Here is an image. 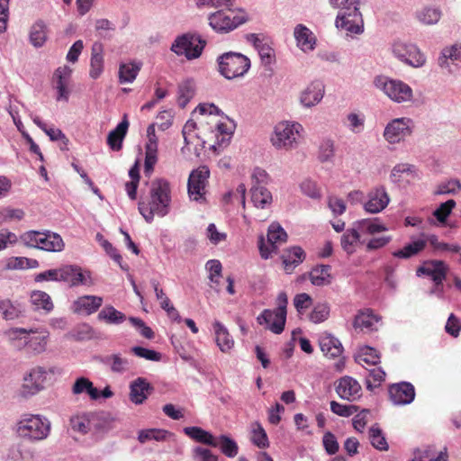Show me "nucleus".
I'll use <instances>...</instances> for the list:
<instances>
[{"mask_svg": "<svg viewBox=\"0 0 461 461\" xmlns=\"http://www.w3.org/2000/svg\"><path fill=\"white\" fill-rule=\"evenodd\" d=\"M170 203L169 182L164 178H157L150 183L147 199L139 203V211L147 222H151L155 215L164 217L169 212Z\"/></svg>", "mask_w": 461, "mask_h": 461, "instance_id": "obj_1", "label": "nucleus"}, {"mask_svg": "<svg viewBox=\"0 0 461 461\" xmlns=\"http://www.w3.org/2000/svg\"><path fill=\"white\" fill-rule=\"evenodd\" d=\"M303 129L298 122H280L275 126L270 141L277 149L291 150L298 146Z\"/></svg>", "mask_w": 461, "mask_h": 461, "instance_id": "obj_2", "label": "nucleus"}, {"mask_svg": "<svg viewBox=\"0 0 461 461\" xmlns=\"http://www.w3.org/2000/svg\"><path fill=\"white\" fill-rule=\"evenodd\" d=\"M287 303L286 294L285 292L280 293L276 298V308L264 310L258 317V322L260 325L266 324L267 328L275 334L282 333L286 321Z\"/></svg>", "mask_w": 461, "mask_h": 461, "instance_id": "obj_3", "label": "nucleus"}, {"mask_svg": "<svg viewBox=\"0 0 461 461\" xmlns=\"http://www.w3.org/2000/svg\"><path fill=\"white\" fill-rule=\"evenodd\" d=\"M50 430V421L40 415L26 414L17 424L19 436L30 440L45 439Z\"/></svg>", "mask_w": 461, "mask_h": 461, "instance_id": "obj_4", "label": "nucleus"}, {"mask_svg": "<svg viewBox=\"0 0 461 461\" xmlns=\"http://www.w3.org/2000/svg\"><path fill=\"white\" fill-rule=\"evenodd\" d=\"M21 240L27 247L50 252L61 251L65 246L62 238L59 234L50 231L29 230L21 235Z\"/></svg>", "mask_w": 461, "mask_h": 461, "instance_id": "obj_5", "label": "nucleus"}, {"mask_svg": "<svg viewBox=\"0 0 461 461\" xmlns=\"http://www.w3.org/2000/svg\"><path fill=\"white\" fill-rule=\"evenodd\" d=\"M219 72L227 79L244 76L250 68V60L246 56L227 52L218 58Z\"/></svg>", "mask_w": 461, "mask_h": 461, "instance_id": "obj_6", "label": "nucleus"}, {"mask_svg": "<svg viewBox=\"0 0 461 461\" xmlns=\"http://www.w3.org/2000/svg\"><path fill=\"white\" fill-rule=\"evenodd\" d=\"M374 84L391 100L396 103L408 102L412 98V89L409 85L401 80L377 77L375 78Z\"/></svg>", "mask_w": 461, "mask_h": 461, "instance_id": "obj_7", "label": "nucleus"}, {"mask_svg": "<svg viewBox=\"0 0 461 461\" xmlns=\"http://www.w3.org/2000/svg\"><path fill=\"white\" fill-rule=\"evenodd\" d=\"M246 21L244 14L237 12L231 7L220 9L209 16V23L212 28L220 32L235 29Z\"/></svg>", "mask_w": 461, "mask_h": 461, "instance_id": "obj_8", "label": "nucleus"}, {"mask_svg": "<svg viewBox=\"0 0 461 461\" xmlns=\"http://www.w3.org/2000/svg\"><path fill=\"white\" fill-rule=\"evenodd\" d=\"M205 45L199 36L185 34L178 37L171 46L172 51L177 55H185L188 59L198 58Z\"/></svg>", "mask_w": 461, "mask_h": 461, "instance_id": "obj_9", "label": "nucleus"}, {"mask_svg": "<svg viewBox=\"0 0 461 461\" xmlns=\"http://www.w3.org/2000/svg\"><path fill=\"white\" fill-rule=\"evenodd\" d=\"M209 176L210 170L206 166H201L191 172L187 182V191L191 200L196 202L205 200V187Z\"/></svg>", "mask_w": 461, "mask_h": 461, "instance_id": "obj_10", "label": "nucleus"}, {"mask_svg": "<svg viewBox=\"0 0 461 461\" xmlns=\"http://www.w3.org/2000/svg\"><path fill=\"white\" fill-rule=\"evenodd\" d=\"M392 50L397 59L413 68H420L426 62L425 55L414 44L399 41L393 44Z\"/></svg>", "mask_w": 461, "mask_h": 461, "instance_id": "obj_11", "label": "nucleus"}, {"mask_svg": "<svg viewBox=\"0 0 461 461\" xmlns=\"http://www.w3.org/2000/svg\"><path fill=\"white\" fill-rule=\"evenodd\" d=\"M286 240L287 234L280 224L277 222L271 223L267 231L268 245L265 244L263 237H260L258 241V249L261 258L267 259L273 252H276L278 245L286 242Z\"/></svg>", "mask_w": 461, "mask_h": 461, "instance_id": "obj_12", "label": "nucleus"}, {"mask_svg": "<svg viewBox=\"0 0 461 461\" xmlns=\"http://www.w3.org/2000/svg\"><path fill=\"white\" fill-rule=\"evenodd\" d=\"M412 120L406 117L391 121L384 131V137L391 144H396L405 140L412 133Z\"/></svg>", "mask_w": 461, "mask_h": 461, "instance_id": "obj_13", "label": "nucleus"}, {"mask_svg": "<svg viewBox=\"0 0 461 461\" xmlns=\"http://www.w3.org/2000/svg\"><path fill=\"white\" fill-rule=\"evenodd\" d=\"M47 380V371L41 366H36L24 377L21 393L24 397L36 394L44 388Z\"/></svg>", "mask_w": 461, "mask_h": 461, "instance_id": "obj_14", "label": "nucleus"}, {"mask_svg": "<svg viewBox=\"0 0 461 461\" xmlns=\"http://www.w3.org/2000/svg\"><path fill=\"white\" fill-rule=\"evenodd\" d=\"M72 68L67 65L59 67L53 73L52 84L58 92L57 100L68 102L70 95Z\"/></svg>", "mask_w": 461, "mask_h": 461, "instance_id": "obj_15", "label": "nucleus"}, {"mask_svg": "<svg viewBox=\"0 0 461 461\" xmlns=\"http://www.w3.org/2000/svg\"><path fill=\"white\" fill-rule=\"evenodd\" d=\"M361 14L358 8H354L351 11H339L336 19V27L345 30L350 34H358L362 32Z\"/></svg>", "mask_w": 461, "mask_h": 461, "instance_id": "obj_16", "label": "nucleus"}, {"mask_svg": "<svg viewBox=\"0 0 461 461\" xmlns=\"http://www.w3.org/2000/svg\"><path fill=\"white\" fill-rule=\"evenodd\" d=\"M390 400L393 404L405 405L411 403L415 398V388L408 382L393 384L388 388Z\"/></svg>", "mask_w": 461, "mask_h": 461, "instance_id": "obj_17", "label": "nucleus"}, {"mask_svg": "<svg viewBox=\"0 0 461 461\" xmlns=\"http://www.w3.org/2000/svg\"><path fill=\"white\" fill-rule=\"evenodd\" d=\"M336 393L341 399L354 402L361 397L362 387L356 379L346 375L338 380Z\"/></svg>", "mask_w": 461, "mask_h": 461, "instance_id": "obj_18", "label": "nucleus"}, {"mask_svg": "<svg viewBox=\"0 0 461 461\" xmlns=\"http://www.w3.org/2000/svg\"><path fill=\"white\" fill-rule=\"evenodd\" d=\"M325 86L320 80L311 82L300 94V103L306 108L317 105L323 98Z\"/></svg>", "mask_w": 461, "mask_h": 461, "instance_id": "obj_19", "label": "nucleus"}, {"mask_svg": "<svg viewBox=\"0 0 461 461\" xmlns=\"http://www.w3.org/2000/svg\"><path fill=\"white\" fill-rule=\"evenodd\" d=\"M90 279L88 271H82V268L75 265H66L60 267L59 282L68 283L70 286L86 285Z\"/></svg>", "mask_w": 461, "mask_h": 461, "instance_id": "obj_20", "label": "nucleus"}, {"mask_svg": "<svg viewBox=\"0 0 461 461\" xmlns=\"http://www.w3.org/2000/svg\"><path fill=\"white\" fill-rule=\"evenodd\" d=\"M389 196L384 187L376 188L368 194V201L364 208L370 213H377L383 211L389 203Z\"/></svg>", "mask_w": 461, "mask_h": 461, "instance_id": "obj_21", "label": "nucleus"}, {"mask_svg": "<svg viewBox=\"0 0 461 461\" xmlns=\"http://www.w3.org/2000/svg\"><path fill=\"white\" fill-rule=\"evenodd\" d=\"M102 303L103 298L100 296L84 295L74 302L73 310L78 314L90 315L95 312Z\"/></svg>", "mask_w": 461, "mask_h": 461, "instance_id": "obj_22", "label": "nucleus"}, {"mask_svg": "<svg viewBox=\"0 0 461 461\" xmlns=\"http://www.w3.org/2000/svg\"><path fill=\"white\" fill-rule=\"evenodd\" d=\"M380 319L377 315L374 314L370 309L360 311L355 317L353 326L354 328L360 329L362 331L372 332L377 330V324Z\"/></svg>", "mask_w": 461, "mask_h": 461, "instance_id": "obj_23", "label": "nucleus"}, {"mask_svg": "<svg viewBox=\"0 0 461 461\" xmlns=\"http://www.w3.org/2000/svg\"><path fill=\"white\" fill-rule=\"evenodd\" d=\"M417 274H424L431 277L436 285L442 284L446 278L447 267L443 261L432 260L426 264V266L420 267Z\"/></svg>", "mask_w": 461, "mask_h": 461, "instance_id": "obj_24", "label": "nucleus"}, {"mask_svg": "<svg viewBox=\"0 0 461 461\" xmlns=\"http://www.w3.org/2000/svg\"><path fill=\"white\" fill-rule=\"evenodd\" d=\"M95 418L94 412H78L71 416L69 425L73 431L86 435L91 430L92 422Z\"/></svg>", "mask_w": 461, "mask_h": 461, "instance_id": "obj_25", "label": "nucleus"}, {"mask_svg": "<svg viewBox=\"0 0 461 461\" xmlns=\"http://www.w3.org/2000/svg\"><path fill=\"white\" fill-rule=\"evenodd\" d=\"M294 38L297 42V46L303 51L312 50L316 45V37L312 32L303 24H298L294 28Z\"/></svg>", "mask_w": 461, "mask_h": 461, "instance_id": "obj_26", "label": "nucleus"}, {"mask_svg": "<svg viewBox=\"0 0 461 461\" xmlns=\"http://www.w3.org/2000/svg\"><path fill=\"white\" fill-rule=\"evenodd\" d=\"M130 389V399L136 404L142 403L153 390L152 386L146 381V379L141 377L134 380L131 384Z\"/></svg>", "mask_w": 461, "mask_h": 461, "instance_id": "obj_27", "label": "nucleus"}, {"mask_svg": "<svg viewBox=\"0 0 461 461\" xmlns=\"http://www.w3.org/2000/svg\"><path fill=\"white\" fill-rule=\"evenodd\" d=\"M284 268L291 273L305 258V253L301 247H293L285 250L281 256Z\"/></svg>", "mask_w": 461, "mask_h": 461, "instance_id": "obj_28", "label": "nucleus"}, {"mask_svg": "<svg viewBox=\"0 0 461 461\" xmlns=\"http://www.w3.org/2000/svg\"><path fill=\"white\" fill-rule=\"evenodd\" d=\"M212 327L215 335V342L220 350L223 353L230 352L234 346V340L226 327L218 321L213 322Z\"/></svg>", "mask_w": 461, "mask_h": 461, "instance_id": "obj_29", "label": "nucleus"}, {"mask_svg": "<svg viewBox=\"0 0 461 461\" xmlns=\"http://www.w3.org/2000/svg\"><path fill=\"white\" fill-rule=\"evenodd\" d=\"M71 392L74 395L86 393L92 401H96L100 398V391L94 386L90 379L85 376H80L76 379L72 384Z\"/></svg>", "mask_w": 461, "mask_h": 461, "instance_id": "obj_30", "label": "nucleus"}, {"mask_svg": "<svg viewBox=\"0 0 461 461\" xmlns=\"http://www.w3.org/2000/svg\"><path fill=\"white\" fill-rule=\"evenodd\" d=\"M129 122L127 116L124 115L122 121L108 134L107 144L113 150L119 151L122 149V141L127 134Z\"/></svg>", "mask_w": 461, "mask_h": 461, "instance_id": "obj_31", "label": "nucleus"}, {"mask_svg": "<svg viewBox=\"0 0 461 461\" xmlns=\"http://www.w3.org/2000/svg\"><path fill=\"white\" fill-rule=\"evenodd\" d=\"M320 348L322 353L330 358L339 357L343 351L340 341L330 334H324L320 338Z\"/></svg>", "mask_w": 461, "mask_h": 461, "instance_id": "obj_32", "label": "nucleus"}, {"mask_svg": "<svg viewBox=\"0 0 461 461\" xmlns=\"http://www.w3.org/2000/svg\"><path fill=\"white\" fill-rule=\"evenodd\" d=\"M438 64L441 68H448L449 72H452L450 65L453 64L456 67L461 65V46L453 45L449 48H445L441 56L438 58Z\"/></svg>", "mask_w": 461, "mask_h": 461, "instance_id": "obj_33", "label": "nucleus"}, {"mask_svg": "<svg viewBox=\"0 0 461 461\" xmlns=\"http://www.w3.org/2000/svg\"><path fill=\"white\" fill-rule=\"evenodd\" d=\"M184 433L194 440L195 442L202 443L204 445L217 447L218 442L214 437L203 429L196 426L184 428Z\"/></svg>", "mask_w": 461, "mask_h": 461, "instance_id": "obj_34", "label": "nucleus"}, {"mask_svg": "<svg viewBox=\"0 0 461 461\" xmlns=\"http://www.w3.org/2000/svg\"><path fill=\"white\" fill-rule=\"evenodd\" d=\"M103 45L99 42L94 43L92 47V55L90 60L89 75L92 78L96 79L100 77L104 70Z\"/></svg>", "mask_w": 461, "mask_h": 461, "instance_id": "obj_35", "label": "nucleus"}, {"mask_svg": "<svg viewBox=\"0 0 461 461\" xmlns=\"http://www.w3.org/2000/svg\"><path fill=\"white\" fill-rule=\"evenodd\" d=\"M251 201L258 208H265L272 203V194L264 185H253L250 189Z\"/></svg>", "mask_w": 461, "mask_h": 461, "instance_id": "obj_36", "label": "nucleus"}, {"mask_svg": "<svg viewBox=\"0 0 461 461\" xmlns=\"http://www.w3.org/2000/svg\"><path fill=\"white\" fill-rule=\"evenodd\" d=\"M426 246L427 240L420 239L416 240L409 244H406L402 249L393 252V256L397 258L408 259L424 250Z\"/></svg>", "mask_w": 461, "mask_h": 461, "instance_id": "obj_37", "label": "nucleus"}, {"mask_svg": "<svg viewBox=\"0 0 461 461\" xmlns=\"http://www.w3.org/2000/svg\"><path fill=\"white\" fill-rule=\"evenodd\" d=\"M353 228L357 230L359 237L361 234L375 235V233L385 231L387 230L384 224L369 219H364L354 222Z\"/></svg>", "mask_w": 461, "mask_h": 461, "instance_id": "obj_38", "label": "nucleus"}, {"mask_svg": "<svg viewBox=\"0 0 461 461\" xmlns=\"http://www.w3.org/2000/svg\"><path fill=\"white\" fill-rule=\"evenodd\" d=\"M97 319L107 324H121L126 320V316L113 306L107 305L99 312Z\"/></svg>", "mask_w": 461, "mask_h": 461, "instance_id": "obj_39", "label": "nucleus"}, {"mask_svg": "<svg viewBox=\"0 0 461 461\" xmlns=\"http://www.w3.org/2000/svg\"><path fill=\"white\" fill-rule=\"evenodd\" d=\"M330 266L321 265L310 272V280L313 285L321 286L330 283Z\"/></svg>", "mask_w": 461, "mask_h": 461, "instance_id": "obj_40", "label": "nucleus"}, {"mask_svg": "<svg viewBox=\"0 0 461 461\" xmlns=\"http://www.w3.org/2000/svg\"><path fill=\"white\" fill-rule=\"evenodd\" d=\"M250 434V440L255 446L262 449L269 447L267 434L258 421H255L251 424Z\"/></svg>", "mask_w": 461, "mask_h": 461, "instance_id": "obj_41", "label": "nucleus"}, {"mask_svg": "<svg viewBox=\"0 0 461 461\" xmlns=\"http://www.w3.org/2000/svg\"><path fill=\"white\" fill-rule=\"evenodd\" d=\"M358 243H361L359 233L357 230H355L354 228L347 230V231L341 236V247L348 255H351L356 251V248Z\"/></svg>", "mask_w": 461, "mask_h": 461, "instance_id": "obj_42", "label": "nucleus"}, {"mask_svg": "<svg viewBox=\"0 0 461 461\" xmlns=\"http://www.w3.org/2000/svg\"><path fill=\"white\" fill-rule=\"evenodd\" d=\"M195 93V85L193 80L186 79L178 86V104L185 107L187 103L194 97Z\"/></svg>", "mask_w": 461, "mask_h": 461, "instance_id": "obj_43", "label": "nucleus"}, {"mask_svg": "<svg viewBox=\"0 0 461 461\" xmlns=\"http://www.w3.org/2000/svg\"><path fill=\"white\" fill-rule=\"evenodd\" d=\"M47 40V29L42 21L36 22L31 29L30 41L36 47H41Z\"/></svg>", "mask_w": 461, "mask_h": 461, "instance_id": "obj_44", "label": "nucleus"}, {"mask_svg": "<svg viewBox=\"0 0 461 461\" xmlns=\"http://www.w3.org/2000/svg\"><path fill=\"white\" fill-rule=\"evenodd\" d=\"M103 363L109 366L111 370L114 373H123L129 367L128 359L122 357L120 354L106 356L103 359Z\"/></svg>", "mask_w": 461, "mask_h": 461, "instance_id": "obj_45", "label": "nucleus"}, {"mask_svg": "<svg viewBox=\"0 0 461 461\" xmlns=\"http://www.w3.org/2000/svg\"><path fill=\"white\" fill-rule=\"evenodd\" d=\"M31 301L37 309H42L50 312L53 309V303L50 296L42 291H34L31 295Z\"/></svg>", "mask_w": 461, "mask_h": 461, "instance_id": "obj_46", "label": "nucleus"}, {"mask_svg": "<svg viewBox=\"0 0 461 461\" xmlns=\"http://www.w3.org/2000/svg\"><path fill=\"white\" fill-rule=\"evenodd\" d=\"M441 17V11L438 8L424 7L417 13L418 20L426 25L437 23Z\"/></svg>", "mask_w": 461, "mask_h": 461, "instance_id": "obj_47", "label": "nucleus"}, {"mask_svg": "<svg viewBox=\"0 0 461 461\" xmlns=\"http://www.w3.org/2000/svg\"><path fill=\"white\" fill-rule=\"evenodd\" d=\"M356 360L358 364H367L375 366L380 362V356L376 349L371 347H365L358 352Z\"/></svg>", "mask_w": 461, "mask_h": 461, "instance_id": "obj_48", "label": "nucleus"}, {"mask_svg": "<svg viewBox=\"0 0 461 461\" xmlns=\"http://www.w3.org/2000/svg\"><path fill=\"white\" fill-rule=\"evenodd\" d=\"M19 331L21 333L27 334V331L24 330H20ZM28 335H29V337L26 338L27 339L26 344L29 348H31L32 350L36 351V352H41L45 349V347L47 344L45 335H43L41 333H35V332H33L32 334L28 333Z\"/></svg>", "mask_w": 461, "mask_h": 461, "instance_id": "obj_49", "label": "nucleus"}, {"mask_svg": "<svg viewBox=\"0 0 461 461\" xmlns=\"http://www.w3.org/2000/svg\"><path fill=\"white\" fill-rule=\"evenodd\" d=\"M139 71L140 67L135 64H122L119 68L120 83H131L136 78Z\"/></svg>", "mask_w": 461, "mask_h": 461, "instance_id": "obj_50", "label": "nucleus"}, {"mask_svg": "<svg viewBox=\"0 0 461 461\" xmlns=\"http://www.w3.org/2000/svg\"><path fill=\"white\" fill-rule=\"evenodd\" d=\"M369 438L372 446L380 450L385 451L388 449V443L378 426H372L369 429Z\"/></svg>", "mask_w": 461, "mask_h": 461, "instance_id": "obj_51", "label": "nucleus"}, {"mask_svg": "<svg viewBox=\"0 0 461 461\" xmlns=\"http://www.w3.org/2000/svg\"><path fill=\"white\" fill-rule=\"evenodd\" d=\"M456 206V202L453 199H449L445 203H442L438 208L435 210L433 215L439 222H445L447 217L450 215L452 210Z\"/></svg>", "mask_w": 461, "mask_h": 461, "instance_id": "obj_52", "label": "nucleus"}, {"mask_svg": "<svg viewBox=\"0 0 461 461\" xmlns=\"http://www.w3.org/2000/svg\"><path fill=\"white\" fill-rule=\"evenodd\" d=\"M385 372L381 367H374L369 370V376L366 379V387L369 390L380 385L384 380Z\"/></svg>", "mask_w": 461, "mask_h": 461, "instance_id": "obj_53", "label": "nucleus"}, {"mask_svg": "<svg viewBox=\"0 0 461 461\" xmlns=\"http://www.w3.org/2000/svg\"><path fill=\"white\" fill-rule=\"evenodd\" d=\"M220 445L221 452L229 456L234 457L238 454V445L237 443L230 439L227 436H221L220 442H218V446Z\"/></svg>", "mask_w": 461, "mask_h": 461, "instance_id": "obj_54", "label": "nucleus"}, {"mask_svg": "<svg viewBox=\"0 0 461 461\" xmlns=\"http://www.w3.org/2000/svg\"><path fill=\"white\" fill-rule=\"evenodd\" d=\"M330 410L339 416L349 417L358 411V407L357 405H346L336 401H331Z\"/></svg>", "mask_w": 461, "mask_h": 461, "instance_id": "obj_55", "label": "nucleus"}, {"mask_svg": "<svg viewBox=\"0 0 461 461\" xmlns=\"http://www.w3.org/2000/svg\"><path fill=\"white\" fill-rule=\"evenodd\" d=\"M158 162V149H145L144 173L150 176Z\"/></svg>", "mask_w": 461, "mask_h": 461, "instance_id": "obj_56", "label": "nucleus"}, {"mask_svg": "<svg viewBox=\"0 0 461 461\" xmlns=\"http://www.w3.org/2000/svg\"><path fill=\"white\" fill-rule=\"evenodd\" d=\"M0 309L5 320H14L22 313L20 305H14L10 301H3L0 303Z\"/></svg>", "mask_w": 461, "mask_h": 461, "instance_id": "obj_57", "label": "nucleus"}, {"mask_svg": "<svg viewBox=\"0 0 461 461\" xmlns=\"http://www.w3.org/2000/svg\"><path fill=\"white\" fill-rule=\"evenodd\" d=\"M206 268L209 271L210 281L218 285L220 284V277L221 276V263L219 260L211 259L206 263Z\"/></svg>", "mask_w": 461, "mask_h": 461, "instance_id": "obj_58", "label": "nucleus"}, {"mask_svg": "<svg viewBox=\"0 0 461 461\" xmlns=\"http://www.w3.org/2000/svg\"><path fill=\"white\" fill-rule=\"evenodd\" d=\"M197 128V124L193 120H189L185 122L183 127L182 134L184 137V140L186 146L192 144L195 138H200L197 132H195Z\"/></svg>", "mask_w": 461, "mask_h": 461, "instance_id": "obj_59", "label": "nucleus"}, {"mask_svg": "<svg viewBox=\"0 0 461 461\" xmlns=\"http://www.w3.org/2000/svg\"><path fill=\"white\" fill-rule=\"evenodd\" d=\"M330 314V307L326 303L317 304L310 314V320L314 323H320L327 320Z\"/></svg>", "mask_w": 461, "mask_h": 461, "instance_id": "obj_60", "label": "nucleus"}, {"mask_svg": "<svg viewBox=\"0 0 461 461\" xmlns=\"http://www.w3.org/2000/svg\"><path fill=\"white\" fill-rule=\"evenodd\" d=\"M322 445L328 455H335L339 449V442L333 433L327 431L322 438Z\"/></svg>", "mask_w": 461, "mask_h": 461, "instance_id": "obj_61", "label": "nucleus"}, {"mask_svg": "<svg viewBox=\"0 0 461 461\" xmlns=\"http://www.w3.org/2000/svg\"><path fill=\"white\" fill-rule=\"evenodd\" d=\"M334 157V143L330 140H325L321 142L319 149L318 158L324 163L330 161Z\"/></svg>", "mask_w": 461, "mask_h": 461, "instance_id": "obj_62", "label": "nucleus"}, {"mask_svg": "<svg viewBox=\"0 0 461 461\" xmlns=\"http://www.w3.org/2000/svg\"><path fill=\"white\" fill-rule=\"evenodd\" d=\"M192 458L194 461H218L217 456L203 447H194L192 449Z\"/></svg>", "mask_w": 461, "mask_h": 461, "instance_id": "obj_63", "label": "nucleus"}, {"mask_svg": "<svg viewBox=\"0 0 461 461\" xmlns=\"http://www.w3.org/2000/svg\"><path fill=\"white\" fill-rule=\"evenodd\" d=\"M347 126L354 133H359L364 129L365 119L360 115L351 113L347 116Z\"/></svg>", "mask_w": 461, "mask_h": 461, "instance_id": "obj_64", "label": "nucleus"}]
</instances>
